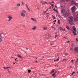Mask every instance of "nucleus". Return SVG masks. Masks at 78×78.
Returning a JSON list of instances; mask_svg holds the SVG:
<instances>
[{
    "instance_id": "f257e3e1",
    "label": "nucleus",
    "mask_w": 78,
    "mask_h": 78,
    "mask_svg": "<svg viewBox=\"0 0 78 78\" xmlns=\"http://www.w3.org/2000/svg\"><path fill=\"white\" fill-rule=\"evenodd\" d=\"M68 22L71 25H73V18L72 16L69 17Z\"/></svg>"
},
{
    "instance_id": "f03ea898",
    "label": "nucleus",
    "mask_w": 78,
    "mask_h": 78,
    "mask_svg": "<svg viewBox=\"0 0 78 78\" xmlns=\"http://www.w3.org/2000/svg\"><path fill=\"white\" fill-rule=\"evenodd\" d=\"M76 10V7L74 6L72 8V11L73 13V15H74V17L76 16V15L75 14V12Z\"/></svg>"
},
{
    "instance_id": "7ed1b4c3",
    "label": "nucleus",
    "mask_w": 78,
    "mask_h": 78,
    "mask_svg": "<svg viewBox=\"0 0 78 78\" xmlns=\"http://www.w3.org/2000/svg\"><path fill=\"white\" fill-rule=\"evenodd\" d=\"M69 13H66L64 14L63 15H64V16L66 17H68V16H69Z\"/></svg>"
},
{
    "instance_id": "20e7f679",
    "label": "nucleus",
    "mask_w": 78,
    "mask_h": 78,
    "mask_svg": "<svg viewBox=\"0 0 78 78\" xmlns=\"http://www.w3.org/2000/svg\"><path fill=\"white\" fill-rule=\"evenodd\" d=\"M74 50L76 52V53H78V47L75 48Z\"/></svg>"
},
{
    "instance_id": "39448f33",
    "label": "nucleus",
    "mask_w": 78,
    "mask_h": 78,
    "mask_svg": "<svg viewBox=\"0 0 78 78\" xmlns=\"http://www.w3.org/2000/svg\"><path fill=\"white\" fill-rule=\"evenodd\" d=\"M8 18L9 19L8 20V21L9 22L10 21V20H11V19H12V17L11 16H9L8 17Z\"/></svg>"
},
{
    "instance_id": "423d86ee",
    "label": "nucleus",
    "mask_w": 78,
    "mask_h": 78,
    "mask_svg": "<svg viewBox=\"0 0 78 78\" xmlns=\"http://www.w3.org/2000/svg\"><path fill=\"white\" fill-rule=\"evenodd\" d=\"M21 15L23 17H25V14L23 12H21L20 13Z\"/></svg>"
},
{
    "instance_id": "0eeeda50",
    "label": "nucleus",
    "mask_w": 78,
    "mask_h": 78,
    "mask_svg": "<svg viewBox=\"0 0 78 78\" xmlns=\"http://www.w3.org/2000/svg\"><path fill=\"white\" fill-rule=\"evenodd\" d=\"M26 7L28 9L29 11V12H30V11H31V10H30V9L28 7V5H27V4H26Z\"/></svg>"
},
{
    "instance_id": "6e6552de",
    "label": "nucleus",
    "mask_w": 78,
    "mask_h": 78,
    "mask_svg": "<svg viewBox=\"0 0 78 78\" xmlns=\"http://www.w3.org/2000/svg\"><path fill=\"white\" fill-rule=\"evenodd\" d=\"M72 28L73 30L74 31H76V28H75V26H73Z\"/></svg>"
},
{
    "instance_id": "1a4fd4ad",
    "label": "nucleus",
    "mask_w": 78,
    "mask_h": 78,
    "mask_svg": "<svg viewBox=\"0 0 78 78\" xmlns=\"http://www.w3.org/2000/svg\"><path fill=\"white\" fill-rule=\"evenodd\" d=\"M76 3H75V1H71L72 5H75Z\"/></svg>"
},
{
    "instance_id": "9d476101",
    "label": "nucleus",
    "mask_w": 78,
    "mask_h": 78,
    "mask_svg": "<svg viewBox=\"0 0 78 78\" xmlns=\"http://www.w3.org/2000/svg\"><path fill=\"white\" fill-rule=\"evenodd\" d=\"M17 56L19 57V58H21V59H23V57H22L20 55L18 54L17 55Z\"/></svg>"
},
{
    "instance_id": "9b49d317",
    "label": "nucleus",
    "mask_w": 78,
    "mask_h": 78,
    "mask_svg": "<svg viewBox=\"0 0 78 78\" xmlns=\"http://www.w3.org/2000/svg\"><path fill=\"white\" fill-rule=\"evenodd\" d=\"M65 11V9H62L61 10V12L62 13H64Z\"/></svg>"
},
{
    "instance_id": "f8f14e48",
    "label": "nucleus",
    "mask_w": 78,
    "mask_h": 78,
    "mask_svg": "<svg viewBox=\"0 0 78 78\" xmlns=\"http://www.w3.org/2000/svg\"><path fill=\"white\" fill-rule=\"evenodd\" d=\"M72 31L73 32V33L74 35V36L76 35V32H75L74 31H73V30L72 29Z\"/></svg>"
},
{
    "instance_id": "ddd939ff",
    "label": "nucleus",
    "mask_w": 78,
    "mask_h": 78,
    "mask_svg": "<svg viewBox=\"0 0 78 78\" xmlns=\"http://www.w3.org/2000/svg\"><path fill=\"white\" fill-rule=\"evenodd\" d=\"M31 20H33V21H34V22H36L37 21L36 20L34 19L33 18H31Z\"/></svg>"
},
{
    "instance_id": "4468645a",
    "label": "nucleus",
    "mask_w": 78,
    "mask_h": 78,
    "mask_svg": "<svg viewBox=\"0 0 78 78\" xmlns=\"http://www.w3.org/2000/svg\"><path fill=\"white\" fill-rule=\"evenodd\" d=\"M66 28L69 31L70 30V28H69V27L68 26H67L66 27Z\"/></svg>"
},
{
    "instance_id": "2eb2a0df",
    "label": "nucleus",
    "mask_w": 78,
    "mask_h": 78,
    "mask_svg": "<svg viewBox=\"0 0 78 78\" xmlns=\"http://www.w3.org/2000/svg\"><path fill=\"white\" fill-rule=\"evenodd\" d=\"M78 17H77V18H74V20H75V21H77V20H78Z\"/></svg>"
},
{
    "instance_id": "dca6fc26",
    "label": "nucleus",
    "mask_w": 78,
    "mask_h": 78,
    "mask_svg": "<svg viewBox=\"0 0 78 78\" xmlns=\"http://www.w3.org/2000/svg\"><path fill=\"white\" fill-rule=\"evenodd\" d=\"M59 60V57H58V59H57L56 60H54V61H58Z\"/></svg>"
},
{
    "instance_id": "f3484780",
    "label": "nucleus",
    "mask_w": 78,
    "mask_h": 78,
    "mask_svg": "<svg viewBox=\"0 0 78 78\" xmlns=\"http://www.w3.org/2000/svg\"><path fill=\"white\" fill-rule=\"evenodd\" d=\"M43 30H47V27H44L43 28Z\"/></svg>"
},
{
    "instance_id": "a211bd4d",
    "label": "nucleus",
    "mask_w": 78,
    "mask_h": 78,
    "mask_svg": "<svg viewBox=\"0 0 78 78\" xmlns=\"http://www.w3.org/2000/svg\"><path fill=\"white\" fill-rule=\"evenodd\" d=\"M8 68H10V67H4V69H8Z\"/></svg>"
},
{
    "instance_id": "6ab92c4d",
    "label": "nucleus",
    "mask_w": 78,
    "mask_h": 78,
    "mask_svg": "<svg viewBox=\"0 0 78 78\" xmlns=\"http://www.w3.org/2000/svg\"><path fill=\"white\" fill-rule=\"evenodd\" d=\"M60 30H61V31H62L63 30V28L62 27H60Z\"/></svg>"
},
{
    "instance_id": "aec40b11",
    "label": "nucleus",
    "mask_w": 78,
    "mask_h": 78,
    "mask_svg": "<svg viewBox=\"0 0 78 78\" xmlns=\"http://www.w3.org/2000/svg\"><path fill=\"white\" fill-rule=\"evenodd\" d=\"M52 76H53V78H55V77H56V75H53V74H52Z\"/></svg>"
},
{
    "instance_id": "412c9836",
    "label": "nucleus",
    "mask_w": 78,
    "mask_h": 78,
    "mask_svg": "<svg viewBox=\"0 0 78 78\" xmlns=\"http://www.w3.org/2000/svg\"><path fill=\"white\" fill-rule=\"evenodd\" d=\"M46 16L47 17H48L49 16V14H48V13H47L46 14Z\"/></svg>"
},
{
    "instance_id": "4be33fe9",
    "label": "nucleus",
    "mask_w": 78,
    "mask_h": 78,
    "mask_svg": "<svg viewBox=\"0 0 78 78\" xmlns=\"http://www.w3.org/2000/svg\"><path fill=\"white\" fill-rule=\"evenodd\" d=\"M17 6H18V7H20V4L18 3L17 4Z\"/></svg>"
},
{
    "instance_id": "5701e85b",
    "label": "nucleus",
    "mask_w": 78,
    "mask_h": 78,
    "mask_svg": "<svg viewBox=\"0 0 78 78\" xmlns=\"http://www.w3.org/2000/svg\"><path fill=\"white\" fill-rule=\"evenodd\" d=\"M22 12H23V13H26V11L25 10H23L22 11Z\"/></svg>"
},
{
    "instance_id": "b1692460",
    "label": "nucleus",
    "mask_w": 78,
    "mask_h": 78,
    "mask_svg": "<svg viewBox=\"0 0 78 78\" xmlns=\"http://www.w3.org/2000/svg\"><path fill=\"white\" fill-rule=\"evenodd\" d=\"M66 61H67V59H64L63 60V62H65Z\"/></svg>"
},
{
    "instance_id": "393cba45",
    "label": "nucleus",
    "mask_w": 78,
    "mask_h": 78,
    "mask_svg": "<svg viewBox=\"0 0 78 78\" xmlns=\"http://www.w3.org/2000/svg\"><path fill=\"white\" fill-rule=\"evenodd\" d=\"M36 27L35 26V27H34L32 28V29L33 30H35V29H36Z\"/></svg>"
},
{
    "instance_id": "a878e982",
    "label": "nucleus",
    "mask_w": 78,
    "mask_h": 78,
    "mask_svg": "<svg viewBox=\"0 0 78 78\" xmlns=\"http://www.w3.org/2000/svg\"><path fill=\"white\" fill-rule=\"evenodd\" d=\"M58 23L59 25H60V20H58Z\"/></svg>"
},
{
    "instance_id": "bb28decb",
    "label": "nucleus",
    "mask_w": 78,
    "mask_h": 78,
    "mask_svg": "<svg viewBox=\"0 0 78 78\" xmlns=\"http://www.w3.org/2000/svg\"><path fill=\"white\" fill-rule=\"evenodd\" d=\"M75 6H77V7H78V3H76L75 4Z\"/></svg>"
},
{
    "instance_id": "cd10ccee",
    "label": "nucleus",
    "mask_w": 78,
    "mask_h": 78,
    "mask_svg": "<svg viewBox=\"0 0 78 78\" xmlns=\"http://www.w3.org/2000/svg\"><path fill=\"white\" fill-rule=\"evenodd\" d=\"M52 17L53 18V19H56V18L55 16H54L53 15L52 16Z\"/></svg>"
},
{
    "instance_id": "c85d7f7f",
    "label": "nucleus",
    "mask_w": 78,
    "mask_h": 78,
    "mask_svg": "<svg viewBox=\"0 0 78 78\" xmlns=\"http://www.w3.org/2000/svg\"><path fill=\"white\" fill-rule=\"evenodd\" d=\"M41 3H43V4H47V2H44L43 3V2H42V1H41Z\"/></svg>"
},
{
    "instance_id": "c756f323",
    "label": "nucleus",
    "mask_w": 78,
    "mask_h": 78,
    "mask_svg": "<svg viewBox=\"0 0 78 78\" xmlns=\"http://www.w3.org/2000/svg\"><path fill=\"white\" fill-rule=\"evenodd\" d=\"M47 12V10H46L45 11H44V14H45V13H46V12Z\"/></svg>"
},
{
    "instance_id": "7c9ffc66",
    "label": "nucleus",
    "mask_w": 78,
    "mask_h": 78,
    "mask_svg": "<svg viewBox=\"0 0 78 78\" xmlns=\"http://www.w3.org/2000/svg\"><path fill=\"white\" fill-rule=\"evenodd\" d=\"M74 73H75V72H73V73H72L71 74L72 75H74Z\"/></svg>"
},
{
    "instance_id": "2f4dec72",
    "label": "nucleus",
    "mask_w": 78,
    "mask_h": 78,
    "mask_svg": "<svg viewBox=\"0 0 78 78\" xmlns=\"http://www.w3.org/2000/svg\"><path fill=\"white\" fill-rule=\"evenodd\" d=\"M53 6H54V4H52L51 5V8H53Z\"/></svg>"
},
{
    "instance_id": "473e14b6",
    "label": "nucleus",
    "mask_w": 78,
    "mask_h": 78,
    "mask_svg": "<svg viewBox=\"0 0 78 78\" xmlns=\"http://www.w3.org/2000/svg\"><path fill=\"white\" fill-rule=\"evenodd\" d=\"M58 36V35H56L55 36V39H56V37H57Z\"/></svg>"
},
{
    "instance_id": "72a5a7b5",
    "label": "nucleus",
    "mask_w": 78,
    "mask_h": 78,
    "mask_svg": "<svg viewBox=\"0 0 78 78\" xmlns=\"http://www.w3.org/2000/svg\"><path fill=\"white\" fill-rule=\"evenodd\" d=\"M28 71L29 73H30L31 72V70H28Z\"/></svg>"
},
{
    "instance_id": "f704fd0d",
    "label": "nucleus",
    "mask_w": 78,
    "mask_h": 78,
    "mask_svg": "<svg viewBox=\"0 0 78 78\" xmlns=\"http://www.w3.org/2000/svg\"><path fill=\"white\" fill-rule=\"evenodd\" d=\"M2 41V38H0V42H1Z\"/></svg>"
},
{
    "instance_id": "c9c22d12",
    "label": "nucleus",
    "mask_w": 78,
    "mask_h": 78,
    "mask_svg": "<svg viewBox=\"0 0 78 78\" xmlns=\"http://www.w3.org/2000/svg\"><path fill=\"white\" fill-rule=\"evenodd\" d=\"M21 3H22V5H24V3L23 2H22Z\"/></svg>"
},
{
    "instance_id": "e433bc0d",
    "label": "nucleus",
    "mask_w": 78,
    "mask_h": 78,
    "mask_svg": "<svg viewBox=\"0 0 78 78\" xmlns=\"http://www.w3.org/2000/svg\"><path fill=\"white\" fill-rule=\"evenodd\" d=\"M76 42H78V39H77V38L76 39Z\"/></svg>"
},
{
    "instance_id": "4c0bfd02",
    "label": "nucleus",
    "mask_w": 78,
    "mask_h": 78,
    "mask_svg": "<svg viewBox=\"0 0 78 78\" xmlns=\"http://www.w3.org/2000/svg\"><path fill=\"white\" fill-rule=\"evenodd\" d=\"M7 70H8V72H9V73L10 71H9V69H7Z\"/></svg>"
},
{
    "instance_id": "58836bf2",
    "label": "nucleus",
    "mask_w": 78,
    "mask_h": 78,
    "mask_svg": "<svg viewBox=\"0 0 78 78\" xmlns=\"http://www.w3.org/2000/svg\"><path fill=\"white\" fill-rule=\"evenodd\" d=\"M53 11H56V9H55V8H54V9H53Z\"/></svg>"
},
{
    "instance_id": "ea45409f",
    "label": "nucleus",
    "mask_w": 78,
    "mask_h": 78,
    "mask_svg": "<svg viewBox=\"0 0 78 78\" xmlns=\"http://www.w3.org/2000/svg\"><path fill=\"white\" fill-rule=\"evenodd\" d=\"M51 73H54V71H53L51 72Z\"/></svg>"
},
{
    "instance_id": "a19ab883",
    "label": "nucleus",
    "mask_w": 78,
    "mask_h": 78,
    "mask_svg": "<svg viewBox=\"0 0 78 78\" xmlns=\"http://www.w3.org/2000/svg\"><path fill=\"white\" fill-rule=\"evenodd\" d=\"M47 37H49V35H48L47 36Z\"/></svg>"
},
{
    "instance_id": "79ce46f5",
    "label": "nucleus",
    "mask_w": 78,
    "mask_h": 78,
    "mask_svg": "<svg viewBox=\"0 0 78 78\" xmlns=\"http://www.w3.org/2000/svg\"><path fill=\"white\" fill-rule=\"evenodd\" d=\"M71 62H73V60H71Z\"/></svg>"
},
{
    "instance_id": "37998d69",
    "label": "nucleus",
    "mask_w": 78,
    "mask_h": 78,
    "mask_svg": "<svg viewBox=\"0 0 78 78\" xmlns=\"http://www.w3.org/2000/svg\"><path fill=\"white\" fill-rule=\"evenodd\" d=\"M51 3H54V2H51Z\"/></svg>"
},
{
    "instance_id": "c03bdc74",
    "label": "nucleus",
    "mask_w": 78,
    "mask_h": 78,
    "mask_svg": "<svg viewBox=\"0 0 78 78\" xmlns=\"http://www.w3.org/2000/svg\"><path fill=\"white\" fill-rule=\"evenodd\" d=\"M70 42V41H68V43H69Z\"/></svg>"
},
{
    "instance_id": "a18cd8bd",
    "label": "nucleus",
    "mask_w": 78,
    "mask_h": 78,
    "mask_svg": "<svg viewBox=\"0 0 78 78\" xmlns=\"http://www.w3.org/2000/svg\"><path fill=\"white\" fill-rule=\"evenodd\" d=\"M63 31H66V29H63Z\"/></svg>"
},
{
    "instance_id": "49530a36",
    "label": "nucleus",
    "mask_w": 78,
    "mask_h": 78,
    "mask_svg": "<svg viewBox=\"0 0 78 78\" xmlns=\"http://www.w3.org/2000/svg\"><path fill=\"white\" fill-rule=\"evenodd\" d=\"M55 74H56L54 73L53 75H55Z\"/></svg>"
},
{
    "instance_id": "de8ad7c7",
    "label": "nucleus",
    "mask_w": 78,
    "mask_h": 78,
    "mask_svg": "<svg viewBox=\"0 0 78 78\" xmlns=\"http://www.w3.org/2000/svg\"><path fill=\"white\" fill-rule=\"evenodd\" d=\"M70 0H66V2H68V1H69Z\"/></svg>"
},
{
    "instance_id": "09e8293b",
    "label": "nucleus",
    "mask_w": 78,
    "mask_h": 78,
    "mask_svg": "<svg viewBox=\"0 0 78 78\" xmlns=\"http://www.w3.org/2000/svg\"><path fill=\"white\" fill-rule=\"evenodd\" d=\"M77 17L78 18V14L77 15Z\"/></svg>"
},
{
    "instance_id": "8fccbe9b",
    "label": "nucleus",
    "mask_w": 78,
    "mask_h": 78,
    "mask_svg": "<svg viewBox=\"0 0 78 78\" xmlns=\"http://www.w3.org/2000/svg\"><path fill=\"white\" fill-rule=\"evenodd\" d=\"M70 50H73V48H71Z\"/></svg>"
},
{
    "instance_id": "3c124183",
    "label": "nucleus",
    "mask_w": 78,
    "mask_h": 78,
    "mask_svg": "<svg viewBox=\"0 0 78 78\" xmlns=\"http://www.w3.org/2000/svg\"><path fill=\"white\" fill-rule=\"evenodd\" d=\"M56 71H55V73H55V74H56Z\"/></svg>"
},
{
    "instance_id": "603ef678",
    "label": "nucleus",
    "mask_w": 78,
    "mask_h": 78,
    "mask_svg": "<svg viewBox=\"0 0 78 78\" xmlns=\"http://www.w3.org/2000/svg\"><path fill=\"white\" fill-rule=\"evenodd\" d=\"M26 49L27 50H28V48H26Z\"/></svg>"
},
{
    "instance_id": "864d4df0",
    "label": "nucleus",
    "mask_w": 78,
    "mask_h": 78,
    "mask_svg": "<svg viewBox=\"0 0 78 78\" xmlns=\"http://www.w3.org/2000/svg\"><path fill=\"white\" fill-rule=\"evenodd\" d=\"M52 29H53L54 28V27H52Z\"/></svg>"
},
{
    "instance_id": "5fc2aeb1",
    "label": "nucleus",
    "mask_w": 78,
    "mask_h": 78,
    "mask_svg": "<svg viewBox=\"0 0 78 78\" xmlns=\"http://www.w3.org/2000/svg\"><path fill=\"white\" fill-rule=\"evenodd\" d=\"M53 29H54V30H56V29L55 28H53Z\"/></svg>"
},
{
    "instance_id": "6e6d98bb",
    "label": "nucleus",
    "mask_w": 78,
    "mask_h": 78,
    "mask_svg": "<svg viewBox=\"0 0 78 78\" xmlns=\"http://www.w3.org/2000/svg\"><path fill=\"white\" fill-rule=\"evenodd\" d=\"M51 45H53V44L51 43Z\"/></svg>"
},
{
    "instance_id": "4d7b16f0",
    "label": "nucleus",
    "mask_w": 78,
    "mask_h": 78,
    "mask_svg": "<svg viewBox=\"0 0 78 78\" xmlns=\"http://www.w3.org/2000/svg\"><path fill=\"white\" fill-rule=\"evenodd\" d=\"M56 11L57 12H58V11L57 10H56Z\"/></svg>"
},
{
    "instance_id": "13d9d810",
    "label": "nucleus",
    "mask_w": 78,
    "mask_h": 78,
    "mask_svg": "<svg viewBox=\"0 0 78 78\" xmlns=\"http://www.w3.org/2000/svg\"><path fill=\"white\" fill-rule=\"evenodd\" d=\"M49 37H50V36H51V35H49Z\"/></svg>"
},
{
    "instance_id": "bf43d9fd",
    "label": "nucleus",
    "mask_w": 78,
    "mask_h": 78,
    "mask_svg": "<svg viewBox=\"0 0 78 78\" xmlns=\"http://www.w3.org/2000/svg\"><path fill=\"white\" fill-rule=\"evenodd\" d=\"M54 22H56V20H55V21H54Z\"/></svg>"
},
{
    "instance_id": "052dcab7",
    "label": "nucleus",
    "mask_w": 78,
    "mask_h": 78,
    "mask_svg": "<svg viewBox=\"0 0 78 78\" xmlns=\"http://www.w3.org/2000/svg\"><path fill=\"white\" fill-rule=\"evenodd\" d=\"M68 55L67 54H65V55Z\"/></svg>"
},
{
    "instance_id": "680f3d73",
    "label": "nucleus",
    "mask_w": 78,
    "mask_h": 78,
    "mask_svg": "<svg viewBox=\"0 0 78 78\" xmlns=\"http://www.w3.org/2000/svg\"><path fill=\"white\" fill-rule=\"evenodd\" d=\"M55 8H57V6L56 5H55Z\"/></svg>"
},
{
    "instance_id": "e2e57ef3",
    "label": "nucleus",
    "mask_w": 78,
    "mask_h": 78,
    "mask_svg": "<svg viewBox=\"0 0 78 78\" xmlns=\"http://www.w3.org/2000/svg\"><path fill=\"white\" fill-rule=\"evenodd\" d=\"M0 37H2V35H0Z\"/></svg>"
},
{
    "instance_id": "0e129e2a",
    "label": "nucleus",
    "mask_w": 78,
    "mask_h": 78,
    "mask_svg": "<svg viewBox=\"0 0 78 78\" xmlns=\"http://www.w3.org/2000/svg\"><path fill=\"white\" fill-rule=\"evenodd\" d=\"M37 62V61H36V62Z\"/></svg>"
},
{
    "instance_id": "69168bd1",
    "label": "nucleus",
    "mask_w": 78,
    "mask_h": 78,
    "mask_svg": "<svg viewBox=\"0 0 78 78\" xmlns=\"http://www.w3.org/2000/svg\"><path fill=\"white\" fill-rule=\"evenodd\" d=\"M15 61H16V59H15Z\"/></svg>"
},
{
    "instance_id": "338daca9",
    "label": "nucleus",
    "mask_w": 78,
    "mask_h": 78,
    "mask_svg": "<svg viewBox=\"0 0 78 78\" xmlns=\"http://www.w3.org/2000/svg\"><path fill=\"white\" fill-rule=\"evenodd\" d=\"M77 73H78V72H77Z\"/></svg>"
},
{
    "instance_id": "774afa93",
    "label": "nucleus",
    "mask_w": 78,
    "mask_h": 78,
    "mask_svg": "<svg viewBox=\"0 0 78 78\" xmlns=\"http://www.w3.org/2000/svg\"><path fill=\"white\" fill-rule=\"evenodd\" d=\"M77 60H78V58H77Z\"/></svg>"
}]
</instances>
